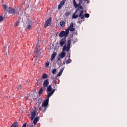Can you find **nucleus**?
<instances>
[{"label":"nucleus","instance_id":"5","mask_svg":"<svg viewBox=\"0 0 127 127\" xmlns=\"http://www.w3.org/2000/svg\"><path fill=\"white\" fill-rule=\"evenodd\" d=\"M69 35L68 30H65V31H63L60 32L59 36L60 37H67Z\"/></svg>","mask_w":127,"mask_h":127},{"label":"nucleus","instance_id":"17","mask_svg":"<svg viewBox=\"0 0 127 127\" xmlns=\"http://www.w3.org/2000/svg\"><path fill=\"white\" fill-rule=\"evenodd\" d=\"M63 71H64V68H61L59 73L57 74L58 77H59L62 75L63 73Z\"/></svg>","mask_w":127,"mask_h":127},{"label":"nucleus","instance_id":"15","mask_svg":"<svg viewBox=\"0 0 127 127\" xmlns=\"http://www.w3.org/2000/svg\"><path fill=\"white\" fill-rule=\"evenodd\" d=\"M73 5L75 8H77L78 6H79V5H81V4H80V2H79L78 4H77V2H76V0H73Z\"/></svg>","mask_w":127,"mask_h":127},{"label":"nucleus","instance_id":"32","mask_svg":"<svg viewBox=\"0 0 127 127\" xmlns=\"http://www.w3.org/2000/svg\"><path fill=\"white\" fill-rule=\"evenodd\" d=\"M54 83H55V85L56 86V84H57V79L56 78L54 80Z\"/></svg>","mask_w":127,"mask_h":127},{"label":"nucleus","instance_id":"3","mask_svg":"<svg viewBox=\"0 0 127 127\" xmlns=\"http://www.w3.org/2000/svg\"><path fill=\"white\" fill-rule=\"evenodd\" d=\"M49 102V99H47L45 100L41 106L39 108V110L42 111V113H44L47 109V106H48V103Z\"/></svg>","mask_w":127,"mask_h":127},{"label":"nucleus","instance_id":"13","mask_svg":"<svg viewBox=\"0 0 127 127\" xmlns=\"http://www.w3.org/2000/svg\"><path fill=\"white\" fill-rule=\"evenodd\" d=\"M78 10H79V8L77 9V10L75 11V12L72 15V18H77V17H78L79 18V16L80 15V14H77V12H78Z\"/></svg>","mask_w":127,"mask_h":127},{"label":"nucleus","instance_id":"36","mask_svg":"<svg viewBox=\"0 0 127 127\" xmlns=\"http://www.w3.org/2000/svg\"><path fill=\"white\" fill-rule=\"evenodd\" d=\"M70 53H67V56L68 57V58H70Z\"/></svg>","mask_w":127,"mask_h":127},{"label":"nucleus","instance_id":"34","mask_svg":"<svg viewBox=\"0 0 127 127\" xmlns=\"http://www.w3.org/2000/svg\"><path fill=\"white\" fill-rule=\"evenodd\" d=\"M79 8H80V9H84L83 6H82L81 5H79Z\"/></svg>","mask_w":127,"mask_h":127},{"label":"nucleus","instance_id":"4","mask_svg":"<svg viewBox=\"0 0 127 127\" xmlns=\"http://www.w3.org/2000/svg\"><path fill=\"white\" fill-rule=\"evenodd\" d=\"M54 92H55V89L52 90V87L51 85H49L47 89V100H49V98H50L51 96H52L53 94H54Z\"/></svg>","mask_w":127,"mask_h":127},{"label":"nucleus","instance_id":"21","mask_svg":"<svg viewBox=\"0 0 127 127\" xmlns=\"http://www.w3.org/2000/svg\"><path fill=\"white\" fill-rule=\"evenodd\" d=\"M72 62V60L70 59V58H68V59L66 61V64H69Z\"/></svg>","mask_w":127,"mask_h":127},{"label":"nucleus","instance_id":"19","mask_svg":"<svg viewBox=\"0 0 127 127\" xmlns=\"http://www.w3.org/2000/svg\"><path fill=\"white\" fill-rule=\"evenodd\" d=\"M38 120H39V117H36L33 121L34 125H36L37 124V122H38Z\"/></svg>","mask_w":127,"mask_h":127},{"label":"nucleus","instance_id":"39","mask_svg":"<svg viewBox=\"0 0 127 127\" xmlns=\"http://www.w3.org/2000/svg\"><path fill=\"white\" fill-rule=\"evenodd\" d=\"M22 127H26V123H24V124L22 126Z\"/></svg>","mask_w":127,"mask_h":127},{"label":"nucleus","instance_id":"38","mask_svg":"<svg viewBox=\"0 0 127 127\" xmlns=\"http://www.w3.org/2000/svg\"><path fill=\"white\" fill-rule=\"evenodd\" d=\"M29 98H30V96H28L26 97V100H29Z\"/></svg>","mask_w":127,"mask_h":127},{"label":"nucleus","instance_id":"26","mask_svg":"<svg viewBox=\"0 0 127 127\" xmlns=\"http://www.w3.org/2000/svg\"><path fill=\"white\" fill-rule=\"evenodd\" d=\"M39 47L38 46V44L37 45V46H36V48H35V51H34V53H36L37 52V50H38Z\"/></svg>","mask_w":127,"mask_h":127},{"label":"nucleus","instance_id":"37","mask_svg":"<svg viewBox=\"0 0 127 127\" xmlns=\"http://www.w3.org/2000/svg\"><path fill=\"white\" fill-rule=\"evenodd\" d=\"M20 89H21V86L19 85V86L18 87V90H20Z\"/></svg>","mask_w":127,"mask_h":127},{"label":"nucleus","instance_id":"16","mask_svg":"<svg viewBox=\"0 0 127 127\" xmlns=\"http://www.w3.org/2000/svg\"><path fill=\"white\" fill-rule=\"evenodd\" d=\"M57 54L56 52H54L52 55L51 60V61H53L54 59H55V57H56Z\"/></svg>","mask_w":127,"mask_h":127},{"label":"nucleus","instance_id":"9","mask_svg":"<svg viewBox=\"0 0 127 127\" xmlns=\"http://www.w3.org/2000/svg\"><path fill=\"white\" fill-rule=\"evenodd\" d=\"M35 116H36V109H35L31 113V121H33L34 118H35Z\"/></svg>","mask_w":127,"mask_h":127},{"label":"nucleus","instance_id":"18","mask_svg":"<svg viewBox=\"0 0 127 127\" xmlns=\"http://www.w3.org/2000/svg\"><path fill=\"white\" fill-rule=\"evenodd\" d=\"M44 90V88H43V87H41L40 90L38 92L39 94V97H40V95H41V94H42V93H43V90Z\"/></svg>","mask_w":127,"mask_h":127},{"label":"nucleus","instance_id":"22","mask_svg":"<svg viewBox=\"0 0 127 127\" xmlns=\"http://www.w3.org/2000/svg\"><path fill=\"white\" fill-rule=\"evenodd\" d=\"M47 77H48V76H47L46 73H43V74L42 75V78L43 79H46Z\"/></svg>","mask_w":127,"mask_h":127},{"label":"nucleus","instance_id":"8","mask_svg":"<svg viewBox=\"0 0 127 127\" xmlns=\"http://www.w3.org/2000/svg\"><path fill=\"white\" fill-rule=\"evenodd\" d=\"M58 64L59 65V66H63V65H65V62L62 61V59L60 58H58Z\"/></svg>","mask_w":127,"mask_h":127},{"label":"nucleus","instance_id":"12","mask_svg":"<svg viewBox=\"0 0 127 127\" xmlns=\"http://www.w3.org/2000/svg\"><path fill=\"white\" fill-rule=\"evenodd\" d=\"M64 52V51H63V50L62 53L59 55V57L58 58H61V59H63V58H64V57L66 56V54Z\"/></svg>","mask_w":127,"mask_h":127},{"label":"nucleus","instance_id":"24","mask_svg":"<svg viewBox=\"0 0 127 127\" xmlns=\"http://www.w3.org/2000/svg\"><path fill=\"white\" fill-rule=\"evenodd\" d=\"M66 1V0H63L61 2H60V4H61L62 5H64V4H65V2Z\"/></svg>","mask_w":127,"mask_h":127},{"label":"nucleus","instance_id":"7","mask_svg":"<svg viewBox=\"0 0 127 127\" xmlns=\"http://www.w3.org/2000/svg\"><path fill=\"white\" fill-rule=\"evenodd\" d=\"M7 11H8L9 13L14 14V13H16L17 10L14 9L11 7H8L7 9Z\"/></svg>","mask_w":127,"mask_h":127},{"label":"nucleus","instance_id":"28","mask_svg":"<svg viewBox=\"0 0 127 127\" xmlns=\"http://www.w3.org/2000/svg\"><path fill=\"white\" fill-rule=\"evenodd\" d=\"M11 127H17V123H14L11 126Z\"/></svg>","mask_w":127,"mask_h":127},{"label":"nucleus","instance_id":"10","mask_svg":"<svg viewBox=\"0 0 127 127\" xmlns=\"http://www.w3.org/2000/svg\"><path fill=\"white\" fill-rule=\"evenodd\" d=\"M28 23H27V27L26 28V30H30L32 28L31 25L32 24V22L31 20H28Z\"/></svg>","mask_w":127,"mask_h":127},{"label":"nucleus","instance_id":"35","mask_svg":"<svg viewBox=\"0 0 127 127\" xmlns=\"http://www.w3.org/2000/svg\"><path fill=\"white\" fill-rule=\"evenodd\" d=\"M84 1H87V3H90V0H84Z\"/></svg>","mask_w":127,"mask_h":127},{"label":"nucleus","instance_id":"23","mask_svg":"<svg viewBox=\"0 0 127 127\" xmlns=\"http://www.w3.org/2000/svg\"><path fill=\"white\" fill-rule=\"evenodd\" d=\"M2 7H3V9L4 10H6V11L7 10V8H8V7H7V6H6V5H4V4L2 5Z\"/></svg>","mask_w":127,"mask_h":127},{"label":"nucleus","instance_id":"40","mask_svg":"<svg viewBox=\"0 0 127 127\" xmlns=\"http://www.w3.org/2000/svg\"><path fill=\"white\" fill-rule=\"evenodd\" d=\"M79 4H82V0H79Z\"/></svg>","mask_w":127,"mask_h":127},{"label":"nucleus","instance_id":"31","mask_svg":"<svg viewBox=\"0 0 127 127\" xmlns=\"http://www.w3.org/2000/svg\"><path fill=\"white\" fill-rule=\"evenodd\" d=\"M49 62H47L46 64H45V66L46 67H48V66H49Z\"/></svg>","mask_w":127,"mask_h":127},{"label":"nucleus","instance_id":"25","mask_svg":"<svg viewBox=\"0 0 127 127\" xmlns=\"http://www.w3.org/2000/svg\"><path fill=\"white\" fill-rule=\"evenodd\" d=\"M4 19V17H3L2 16H0V22H1V21H3Z\"/></svg>","mask_w":127,"mask_h":127},{"label":"nucleus","instance_id":"6","mask_svg":"<svg viewBox=\"0 0 127 127\" xmlns=\"http://www.w3.org/2000/svg\"><path fill=\"white\" fill-rule=\"evenodd\" d=\"M66 30H67V31L68 32V33H69V31H70L71 32H74V31H75V29L74 28V24H73L72 22H71L70 24L69 27L67 28Z\"/></svg>","mask_w":127,"mask_h":127},{"label":"nucleus","instance_id":"2","mask_svg":"<svg viewBox=\"0 0 127 127\" xmlns=\"http://www.w3.org/2000/svg\"><path fill=\"white\" fill-rule=\"evenodd\" d=\"M85 17L86 18L90 17V14L89 13H86L84 14V10L79 11V16L77 23L81 24L82 22H83V21H85Z\"/></svg>","mask_w":127,"mask_h":127},{"label":"nucleus","instance_id":"29","mask_svg":"<svg viewBox=\"0 0 127 127\" xmlns=\"http://www.w3.org/2000/svg\"><path fill=\"white\" fill-rule=\"evenodd\" d=\"M18 24H19V20L17 21L16 22L14 26H17V25H18Z\"/></svg>","mask_w":127,"mask_h":127},{"label":"nucleus","instance_id":"33","mask_svg":"<svg viewBox=\"0 0 127 127\" xmlns=\"http://www.w3.org/2000/svg\"><path fill=\"white\" fill-rule=\"evenodd\" d=\"M56 69H54L53 71H52V73L53 74H56Z\"/></svg>","mask_w":127,"mask_h":127},{"label":"nucleus","instance_id":"20","mask_svg":"<svg viewBox=\"0 0 127 127\" xmlns=\"http://www.w3.org/2000/svg\"><path fill=\"white\" fill-rule=\"evenodd\" d=\"M60 25L62 27H64L65 26V22L64 21H61L60 23Z\"/></svg>","mask_w":127,"mask_h":127},{"label":"nucleus","instance_id":"14","mask_svg":"<svg viewBox=\"0 0 127 127\" xmlns=\"http://www.w3.org/2000/svg\"><path fill=\"white\" fill-rule=\"evenodd\" d=\"M48 85H49V81L48 80V79H46L43 84V87H48Z\"/></svg>","mask_w":127,"mask_h":127},{"label":"nucleus","instance_id":"30","mask_svg":"<svg viewBox=\"0 0 127 127\" xmlns=\"http://www.w3.org/2000/svg\"><path fill=\"white\" fill-rule=\"evenodd\" d=\"M62 6H63L62 5H61V4H60L58 6V9H61V8H62Z\"/></svg>","mask_w":127,"mask_h":127},{"label":"nucleus","instance_id":"27","mask_svg":"<svg viewBox=\"0 0 127 127\" xmlns=\"http://www.w3.org/2000/svg\"><path fill=\"white\" fill-rule=\"evenodd\" d=\"M70 13H71V12H69V11L66 12L65 14V15H66V16H69Z\"/></svg>","mask_w":127,"mask_h":127},{"label":"nucleus","instance_id":"1","mask_svg":"<svg viewBox=\"0 0 127 127\" xmlns=\"http://www.w3.org/2000/svg\"><path fill=\"white\" fill-rule=\"evenodd\" d=\"M71 40H68L67 41V44L66 42V38L64 37L60 41V45L61 47H63V51H66V52H69L70 50V48L71 47Z\"/></svg>","mask_w":127,"mask_h":127},{"label":"nucleus","instance_id":"11","mask_svg":"<svg viewBox=\"0 0 127 127\" xmlns=\"http://www.w3.org/2000/svg\"><path fill=\"white\" fill-rule=\"evenodd\" d=\"M51 24V17H50L49 19L47 20L46 21L44 27H47V26H49Z\"/></svg>","mask_w":127,"mask_h":127}]
</instances>
